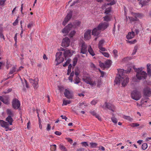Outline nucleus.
<instances>
[{
	"label": "nucleus",
	"instance_id": "obj_55",
	"mask_svg": "<svg viewBox=\"0 0 151 151\" xmlns=\"http://www.w3.org/2000/svg\"><path fill=\"white\" fill-rule=\"evenodd\" d=\"M90 113L93 116H95L97 114L94 111H90Z\"/></svg>",
	"mask_w": 151,
	"mask_h": 151
},
{
	"label": "nucleus",
	"instance_id": "obj_39",
	"mask_svg": "<svg viewBox=\"0 0 151 151\" xmlns=\"http://www.w3.org/2000/svg\"><path fill=\"white\" fill-rule=\"evenodd\" d=\"M71 103V101L70 100H64L63 101V105H66L68 104H70Z\"/></svg>",
	"mask_w": 151,
	"mask_h": 151
},
{
	"label": "nucleus",
	"instance_id": "obj_12",
	"mask_svg": "<svg viewBox=\"0 0 151 151\" xmlns=\"http://www.w3.org/2000/svg\"><path fill=\"white\" fill-rule=\"evenodd\" d=\"M70 41L69 38L68 37H65L63 39L62 43V46L64 47H68L70 44Z\"/></svg>",
	"mask_w": 151,
	"mask_h": 151
},
{
	"label": "nucleus",
	"instance_id": "obj_28",
	"mask_svg": "<svg viewBox=\"0 0 151 151\" xmlns=\"http://www.w3.org/2000/svg\"><path fill=\"white\" fill-rule=\"evenodd\" d=\"M6 112L7 114L9 115V116H14L13 112L11 109H7L6 110Z\"/></svg>",
	"mask_w": 151,
	"mask_h": 151
},
{
	"label": "nucleus",
	"instance_id": "obj_20",
	"mask_svg": "<svg viewBox=\"0 0 151 151\" xmlns=\"http://www.w3.org/2000/svg\"><path fill=\"white\" fill-rule=\"evenodd\" d=\"M135 36L134 32L133 31L131 32H129L127 35V38L128 39H131L133 38Z\"/></svg>",
	"mask_w": 151,
	"mask_h": 151
},
{
	"label": "nucleus",
	"instance_id": "obj_60",
	"mask_svg": "<svg viewBox=\"0 0 151 151\" xmlns=\"http://www.w3.org/2000/svg\"><path fill=\"white\" fill-rule=\"evenodd\" d=\"M58 89L60 91H63L64 90V88L61 86H58Z\"/></svg>",
	"mask_w": 151,
	"mask_h": 151
},
{
	"label": "nucleus",
	"instance_id": "obj_14",
	"mask_svg": "<svg viewBox=\"0 0 151 151\" xmlns=\"http://www.w3.org/2000/svg\"><path fill=\"white\" fill-rule=\"evenodd\" d=\"M17 67H12L11 69L9 74H12L13 73L15 74L18 71L21 70V69L23 68V67H20L19 68H17Z\"/></svg>",
	"mask_w": 151,
	"mask_h": 151
},
{
	"label": "nucleus",
	"instance_id": "obj_4",
	"mask_svg": "<svg viewBox=\"0 0 151 151\" xmlns=\"http://www.w3.org/2000/svg\"><path fill=\"white\" fill-rule=\"evenodd\" d=\"M135 67H133V68L136 72V77L139 80L143 78L145 79L147 76V73L145 71L142 70L141 68H136Z\"/></svg>",
	"mask_w": 151,
	"mask_h": 151
},
{
	"label": "nucleus",
	"instance_id": "obj_48",
	"mask_svg": "<svg viewBox=\"0 0 151 151\" xmlns=\"http://www.w3.org/2000/svg\"><path fill=\"white\" fill-rule=\"evenodd\" d=\"M18 17L16 19L15 21L13 23V25L14 26H15L17 25L18 23Z\"/></svg>",
	"mask_w": 151,
	"mask_h": 151
},
{
	"label": "nucleus",
	"instance_id": "obj_51",
	"mask_svg": "<svg viewBox=\"0 0 151 151\" xmlns=\"http://www.w3.org/2000/svg\"><path fill=\"white\" fill-rule=\"evenodd\" d=\"M6 1V0H0V5L1 6L3 5Z\"/></svg>",
	"mask_w": 151,
	"mask_h": 151
},
{
	"label": "nucleus",
	"instance_id": "obj_17",
	"mask_svg": "<svg viewBox=\"0 0 151 151\" xmlns=\"http://www.w3.org/2000/svg\"><path fill=\"white\" fill-rule=\"evenodd\" d=\"M91 30H88L84 34V38L85 40H88L91 38Z\"/></svg>",
	"mask_w": 151,
	"mask_h": 151
},
{
	"label": "nucleus",
	"instance_id": "obj_8",
	"mask_svg": "<svg viewBox=\"0 0 151 151\" xmlns=\"http://www.w3.org/2000/svg\"><path fill=\"white\" fill-rule=\"evenodd\" d=\"M80 48L81 50L80 53L83 54H86L87 52V46L85 42H82L80 45Z\"/></svg>",
	"mask_w": 151,
	"mask_h": 151
},
{
	"label": "nucleus",
	"instance_id": "obj_44",
	"mask_svg": "<svg viewBox=\"0 0 151 151\" xmlns=\"http://www.w3.org/2000/svg\"><path fill=\"white\" fill-rule=\"evenodd\" d=\"M147 147V145L146 143H143L142 146V148L143 150H146Z\"/></svg>",
	"mask_w": 151,
	"mask_h": 151
},
{
	"label": "nucleus",
	"instance_id": "obj_21",
	"mask_svg": "<svg viewBox=\"0 0 151 151\" xmlns=\"http://www.w3.org/2000/svg\"><path fill=\"white\" fill-rule=\"evenodd\" d=\"M106 107L110 110L114 111L113 109L114 108V106L112 104L110 103H105Z\"/></svg>",
	"mask_w": 151,
	"mask_h": 151
},
{
	"label": "nucleus",
	"instance_id": "obj_38",
	"mask_svg": "<svg viewBox=\"0 0 151 151\" xmlns=\"http://www.w3.org/2000/svg\"><path fill=\"white\" fill-rule=\"evenodd\" d=\"M111 61L109 60H108L105 62V64L106 65H108V66H110L111 65Z\"/></svg>",
	"mask_w": 151,
	"mask_h": 151
},
{
	"label": "nucleus",
	"instance_id": "obj_11",
	"mask_svg": "<svg viewBox=\"0 0 151 151\" xmlns=\"http://www.w3.org/2000/svg\"><path fill=\"white\" fill-rule=\"evenodd\" d=\"M109 25V23L108 22H102L98 25V28L101 30H104L108 27Z\"/></svg>",
	"mask_w": 151,
	"mask_h": 151
},
{
	"label": "nucleus",
	"instance_id": "obj_3",
	"mask_svg": "<svg viewBox=\"0 0 151 151\" xmlns=\"http://www.w3.org/2000/svg\"><path fill=\"white\" fill-rule=\"evenodd\" d=\"M10 116H8L6 118V120L8 122H5L3 120H0V124L1 126L5 128H8L9 131L11 130V128H9V125H12L13 120L12 117Z\"/></svg>",
	"mask_w": 151,
	"mask_h": 151
},
{
	"label": "nucleus",
	"instance_id": "obj_62",
	"mask_svg": "<svg viewBox=\"0 0 151 151\" xmlns=\"http://www.w3.org/2000/svg\"><path fill=\"white\" fill-rule=\"evenodd\" d=\"M0 37L3 38L4 40H5V38L3 33H0Z\"/></svg>",
	"mask_w": 151,
	"mask_h": 151
},
{
	"label": "nucleus",
	"instance_id": "obj_7",
	"mask_svg": "<svg viewBox=\"0 0 151 151\" xmlns=\"http://www.w3.org/2000/svg\"><path fill=\"white\" fill-rule=\"evenodd\" d=\"M83 80L87 84H89L91 86H96V83L94 81L92 80L90 77L88 76H84Z\"/></svg>",
	"mask_w": 151,
	"mask_h": 151
},
{
	"label": "nucleus",
	"instance_id": "obj_63",
	"mask_svg": "<svg viewBox=\"0 0 151 151\" xmlns=\"http://www.w3.org/2000/svg\"><path fill=\"white\" fill-rule=\"evenodd\" d=\"M68 141L69 142L70 144H71L73 142V140L70 138H68L67 139Z\"/></svg>",
	"mask_w": 151,
	"mask_h": 151
},
{
	"label": "nucleus",
	"instance_id": "obj_18",
	"mask_svg": "<svg viewBox=\"0 0 151 151\" xmlns=\"http://www.w3.org/2000/svg\"><path fill=\"white\" fill-rule=\"evenodd\" d=\"M100 29H99L97 27L94 28L92 30V34L95 36H98L100 32Z\"/></svg>",
	"mask_w": 151,
	"mask_h": 151
},
{
	"label": "nucleus",
	"instance_id": "obj_25",
	"mask_svg": "<svg viewBox=\"0 0 151 151\" xmlns=\"http://www.w3.org/2000/svg\"><path fill=\"white\" fill-rule=\"evenodd\" d=\"M128 17L129 19V21L131 23L137 21V18L135 17Z\"/></svg>",
	"mask_w": 151,
	"mask_h": 151
},
{
	"label": "nucleus",
	"instance_id": "obj_42",
	"mask_svg": "<svg viewBox=\"0 0 151 151\" xmlns=\"http://www.w3.org/2000/svg\"><path fill=\"white\" fill-rule=\"evenodd\" d=\"M118 51H117L114 49L113 51V54L114 57L115 58H117L118 57Z\"/></svg>",
	"mask_w": 151,
	"mask_h": 151
},
{
	"label": "nucleus",
	"instance_id": "obj_32",
	"mask_svg": "<svg viewBox=\"0 0 151 151\" xmlns=\"http://www.w3.org/2000/svg\"><path fill=\"white\" fill-rule=\"evenodd\" d=\"M59 148L62 151H67V149L63 145L61 144L59 146Z\"/></svg>",
	"mask_w": 151,
	"mask_h": 151
},
{
	"label": "nucleus",
	"instance_id": "obj_58",
	"mask_svg": "<svg viewBox=\"0 0 151 151\" xmlns=\"http://www.w3.org/2000/svg\"><path fill=\"white\" fill-rule=\"evenodd\" d=\"M75 74L76 75V76H78L79 74V71L77 70H75Z\"/></svg>",
	"mask_w": 151,
	"mask_h": 151
},
{
	"label": "nucleus",
	"instance_id": "obj_31",
	"mask_svg": "<svg viewBox=\"0 0 151 151\" xmlns=\"http://www.w3.org/2000/svg\"><path fill=\"white\" fill-rule=\"evenodd\" d=\"M124 119L127 120L131 122L133 119L130 116L124 115L122 117Z\"/></svg>",
	"mask_w": 151,
	"mask_h": 151
},
{
	"label": "nucleus",
	"instance_id": "obj_26",
	"mask_svg": "<svg viewBox=\"0 0 151 151\" xmlns=\"http://www.w3.org/2000/svg\"><path fill=\"white\" fill-rule=\"evenodd\" d=\"M104 20L106 21V22H108L111 20V17L110 16L106 15L104 17Z\"/></svg>",
	"mask_w": 151,
	"mask_h": 151
},
{
	"label": "nucleus",
	"instance_id": "obj_43",
	"mask_svg": "<svg viewBox=\"0 0 151 151\" xmlns=\"http://www.w3.org/2000/svg\"><path fill=\"white\" fill-rule=\"evenodd\" d=\"M138 49V47L137 46H134V50H133V52L132 53V55H134L137 52V51Z\"/></svg>",
	"mask_w": 151,
	"mask_h": 151
},
{
	"label": "nucleus",
	"instance_id": "obj_47",
	"mask_svg": "<svg viewBox=\"0 0 151 151\" xmlns=\"http://www.w3.org/2000/svg\"><path fill=\"white\" fill-rule=\"evenodd\" d=\"M76 33V32L75 31H71L69 35V36L71 37H72Z\"/></svg>",
	"mask_w": 151,
	"mask_h": 151
},
{
	"label": "nucleus",
	"instance_id": "obj_30",
	"mask_svg": "<svg viewBox=\"0 0 151 151\" xmlns=\"http://www.w3.org/2000/svg\"><path fill=\"white\" fill-rule=\"evenodd\" d=\"M134 17H137L142 18L143 17V15L142 14L139 13H134Z\"/></svg>",
	"mask_w": 151,
	"mask_h": 151
},
{
	"label": "nucleus",
	"instance_id": "obj_24",
	"mask_svg": "<svg viewBox=\"0 0 151 151\" xmlns=\"http://www.w3.org/2000/svg\"><path fill=\"white\" fill-rule=\"evenodd\" d=\"M88 51L89 54L92 56H93L95 55V53L93 50L90 46H89V47L88 49Z\"/></svg>",
	"mask_w": 151,
	"mask_h": 151
},
{
	"label": "nucleus",
	"instance_id": "obj_9",
	"mask_svg": "<svg viewBox=\"0 0 151 151\" xmlns=\"http://www.w3.org/2000/svg\"><path fill=\"white\" fill-rule=\"evenodd\" d=\"M20 106V102L19 101L16 99H13L12 102V106L14 109H18Z\"/></svg>",
	"mask_w": 151,
	"mask_h": 151
},
{
	"label": "nucleus",
	"instance_id": "obj_37",
	"mask_svg": "<svg viewBox=\"0 0 151 151\" xmlns=\"http://www.w3.org/2000/svg\"><path fill=\"white\" fill-rule=\"evenodd\" d=\"M111 7L106 9L105 10V14H108L111 11Z\"/></svg>",
	"mask_w": 151,
	"mask_h": 151
},
{
	"label": "nucleus",
	"instance_id": "obj_34",
	"mask_svg": "<svg viewBox=\"0 0 151 151\" xmlns=\"http://www.w3.org/2000/svg\"><path fill=\"white\" fill-rule=\"evenodd\" d=\"M51 151H55L56 149V145H50Z\"/></svg>",
	"mask_w": 151,
	"mask_h": 151
},
{
	"label": "nucleus",
	"instance_id": "obj_15",
	"mask_svg": "<svg viewBox=\"0 0 151 151\" xmlns=\"http://www.w3.org/2000/svg\"><path fill=\"white\" fill-rule=\"evenodd\" d=\"M64 94L65 96L68 99H72L73 97L72 92L70 91L67 89L65 90Z\"/></svg>",
	"mask_w": 151,
	"mask_h": 151
},
{
	"label": "nucleus",
	"instance_id": "obj_2",
	"mask_svg": "<svg viewBox=\"0 0 151 151\" xmlns=\"http://www.w3.org/2000/svg\"><path fill=\"white\" fill-rule=\"evenodd\" d=\"M81 24V22L78 21H75L72 24L70 23L66 26L62 30V32L65 34H68L72 28H75L79 26Z\"/></svg>",
	"mask_w": 151,
	"mask_h": 151
},
{
	"label": "nucleus",
	"instance_id": "obj_33",
	"mask_svg": "<svg viewBox=\"0 0 151 151\" xmlns=\"http://www.w3.org/2000/svg\"><path fill=\"white\" fill-rule=\"evenodd\" d=\"M90 147L92 148H96L97 145V144L95 142H91L90 143Z\"/></svg>",
	"mask_w": 151,
	"mask_h": 151
},
{
	"label": "nucleus",
	"instance_id": "obj_22",
	"mask_svg": "<svg viewBox=\"0 0 151 151\" xmlns=\"http://www.w3.org/2000/svg\"><path fill=\"white\" fill-rule=\"evenodd\" d=\"M108 2H110L109 3L107 4H105L104 5V6H106L107 5H113L115 4L116 2V0H106Z\"/></svg>",
	"mask_w": 151,
	"mask_h": 151
},
{
	"label": "nucleus",
	"instance_id": "obj_41",
	"mask_svg": "<svg viewBox=\"0 0 151 151\" xmlns=\"http://www.w3.org/2000/svg\"><path fill=\"white\" fill-rule=\"evenodd\" d=\"M78 59L77 57H75L73 61V66H75L77 62Z\"/></svg>",
	"mask_w": 151,
	"mask_h": 151
},
{
	"label": "nucleus",
	"instance_id": "obj_29",
	"mask_svg": "<svg viewBox=\"0 0 151 151\" xmlns=\"http://www.w3.org/2000/svg\"><path fill=\"white\" fill-rule=\"evenodd\" d=\"M132 59V58L131 57H127L124 58L122 60V62L123 63H125L127 62L128 60Z\"/></svg>",
	"mask_w": 151,
	"mask_h": 151
},
{
	"label": "nucleus",
	"instance_id": "obj_59",
	"mask_svg": "<svg viewBox=\"0 0 151 151\" xmlns=\"http://www.w3.org/2000/svg\"><path fill=\"white\" fill-rule=\"evenodd\" d=\"M95 117L97 118L98 119L99 121H101V117L99 116L98 114H97L95 116Z\"/></svg>",
	"mask_w": 151,
	"mask_h": 151
},
{
	"label": "nucleus",
	"instance_id": "obj_53",
	"mask_svg": "<svg viewBox=\"0 0 151 151\" xmlns=\"http://www.w3.org/2000/svg\"><path fill=\"white\" fill-rule=\"evenodd\" d=\"M99 49L102 51H106V49L102 47V46L98 47Z\"/></svg>",
	"mask_w": 151,
	"mask_h": 151
},
{
	"label": "nucleus",
	"instance_id": "obj_57",
	"mask_svg": "<svg viewBox=\"0 0 151 151\" xmlns=\"http://www.w3.org/2000/svg\"><path fill=\"white\" fill-rule=\"evenodd\" d=\"M97 103L96 100H93L91 101V103L93 105H95Z\"/></svg>",
	"mask_w": 151,
	"mask_h": 151
},
{
	"label": "nucleus",
	"instance_id": "obj_23",
	"mask_svg": "<svg viewBox=\"0 0 151 151\" xmlns=\"http://www.w3.org/2000/svg\"><path fill=\"white\" fill-rule=\"evenodd\" d=\"M71 60L69 58L67 60L65 63L63 65V66H72L70 62Z\"/></svg>",
	"mask_w": 151,
	"mask_h": 151
},
{
	"label": "nucleus",
	"instance_id": "obj_19",
	"mask_svg": "<svg viewBox=\"0 0 151 151\" xmlns=\"http://www.w3.org/2000/svg\"><path fill=\"white\" fill-rule=\"evenodd\" d=\"M73 53L71 52V51L70 50H67L65 51L63 53L64 56L65 57H70L72 55Z\"/></svg>",
	"mask_w": 151,
	"mask_h": 151
},
{
	"label": "nucleus",
	"instance_id": "obj_35",
	"mask_svg": "<svg viewBox=\"0 0 151 151\" xmlns=\"http://www.w3.org/2000/svg\"><path fill=\"white\" fill-rule=\"evenodd\" d=\"M80 79L78 76H76V77L75 78V82L74 83L77 84H78L80 81Z\"/></svg>",
	"mask_w": 151,
	"mask_h": 151
},
{
	"label": "nucleus",
	"instance_id": "obj_52",
	"mask_svg": "<svg viewBox=\"0 0 151 151\" xmlns=\"http://www.w3.org/2000/svg\"><path fill=\"white\" fill-rule=\"evenodd\" d=\"M51 128V127L50 126V124H47V127L46 128L47 130L48 131H49L50 130Z\"/></svg>",
	"mask_w": 151,
	"mask_h": 151
},
{
	"label": "nucleus",
	"instance_id": "obj_45",
	"mask_svg": "<svg viewBox=\"0 0 151 151\" xmlns=\"http://www.w3.org/2000/svg\"><path fill=\"white\" fill-rule=\"evenodd\" d=\"M104 42V40H100L99 43L98 44V47L102 46Z\"/></svg>",
	"mask_w": 151,
	"mask_h": 151
},
{
	"label": "nucleus",
	"instance_id": "obj_5",
	"mask_svg": "<svg viewBox=\"0 0 151 151\" xmlns=\"http://www.w3.org/2000/svg\"><path fill=\"white\" fill-rule=\"evenodd\" d=\"M64 55L62 52H57L56 55L55 62H56V65H58L63 62L64 60Z\"/></svg>",
	"mask_w": 151,
	"mask_h": 151
},
{
	"label": "nucleus",
	"instance_id": "obj_36",
	"mask_svg": "<svg viewBox=\"0 0 151 151\" xmlns=\"http://www.w3.org/2000/svg\"><path fill=\"white\" fill-rule=\"evenodd\" d=\"M111 119L112 122L114 123V124H117V119L114 116L112 117Z\"/></svg>",
	"mask_w": 151,
	"mask_h": 151
},
{
	"label": "nucleus",
	"instance_id": "obj_1",
	"mask_svg": "<svg viewBox=\"0 0 151 151\" xmlns=\"http://www.w3.org/2000/svg\"><path fill=\"white\" fill-rule=\"evenodd\" d=\"M131 67H129L128 70H124L123 69H118L119 76L116 78L114 81L115 83L116 84H119L121 83L122 86H125L129 82V78L127 75H125V73H129L131 70Z\"/></svg>",
	"mask_w": 151,
	"mask_h": 151
},
{
	"label": "nucleus",
	"instance_id": "obj_6",
	"mask_svg": "<svg viewBox=\"0 0 151 151\" xmlns=\"http://www.w3.org/2000/svg\"><path fill=\"white\" fill-rule=\"evenodd\" d=\"M131 96L132 99L136 101L139 100L141 97L140 92L136 90L132 92Z\"/></svg>",
	"mask_w": 151,
	"mask_h": 151
},
{
	"label": "nucleus",
	"instance_id": "obj_10",
	"mask_svg": "<svg viewBox=\"0 0 151 151\" xmlns=\"http://www.w3.org/2000/svg\"><path fill=\"white\" fill-rule=\"evenodd\" d=\"M30 82L32 83V85L33 87L35 89H37L38 87V79L36 78L34 80L32 79H29Z\"/></svg>",
	"mask_w": 151,
	"mask_h": 151
},
{
	"label": "nucleus",
	"instance_id": "obj_40",
	"mask_svg": "<svg viewBox=\"0 0 151 151\" xmlns=\"http://www.w3.org/2000/svg\"><path fill=\"white\" fill-rule=\"evenodd\" d=\"M147 73L148 76L151 77V67H147Z\"/></svg>",
	"mask_w": 151,
	"mask_h": 151
},
{
	"label": "nucleus",
	"instance_id": "obj_64",
	"mask_svg": "<svg viewBox=\"0 0 151 151\" xmlns=\"http://www.w3.org/2000/svg\"><path fill=\"white\" fill-rule=\"evenodd\" d=\"M99 149L103 151H104L105 150L104 147L102 146H100L99 147Z\"/></svg>",
	"mask_w": 151,
	"mask_h": 151
},
{
	"label": "nucleus",
	"instance_id": "obj_27",
	"mask_svg": "<svg viewBox=\"0 0 151 151\" xmlns=\"http://www.w3.org/2000/svg\"><path fill=\"white\" fill-rule=\"evenodd\" d=\"M0 100L5 104H7L8 103V100L1 96H0Z\"/></svg>",
	"mask_w": 151,
	"mask_h": 151
},
{
	"label": "nucleus",
	"instance_id": "obj_54",
	"mask_svg": "<svg viewBox=\"0 0 151 151\" xmlns=\"http://www.w3.org/2000/svg\"><path fill=\"white\" fill-rule=\"evenodd\" d=\"M81 144H82L83 145H84L85 147L88 146V145L87 142H82L81 143Z\"/></svg>",
	"mask_w": 151,
	"mask_h": 151
},
{
	"label": "nucleus",
	"instance_id": "obj_50",
	"mask_svg": "<svg viewBox=\"0 0 151 151\" xmlns=\"http://www.w3.org/2000/svg\"><path fill=\"white\" fill-rule=\"evenodd\" d=\"M102 54L105 56L107 58L109 57V54L107 52H103Z\"/></svg>",
	"mask_w": 151,
	"mask_h": 151
},
{
	"label": "nucleus",
	"instance_id": "obj_61",
	"mask_svg": "<svg viewBox=\"0 0 151 151\" xmlns=\"http://www.w3.org/2000/svg\"><path fill=\"white\" fill-rule=\"evenodd\" d=\"M24 82H25V86L27 88H29V86H28V84L27 83V81H26V80L25 79H24Z\"/></svg>",
	"mask_w": 151,
	"mask_h": 151
},
{
	"label": "nucleus",
	"instance_id": "obj_46",
	"mask_svg": "<svg viewBox=\"0 0 151 151\" xmlns=\"http://www.w3.org/2000/svg\"><path fill=\"white\" fill-rule=\"evenodd\" d=\"M139 124L137 123H132L131 124V126L133 127H135L139 126Z\"/></svg>",
	"mask_w": 151,
	"mask_h": 151
},
{
	"label": "nucleus",
	"instance_id": "obj_56",
	"mask_svg": "<svg viewBox=\"0 0 151 151\" xmlns=\"http://www.w3.org/2000/svg\"><path fill=\"white\" fill-rule=\"evenodd\" d=\"M55 134L57 135L60 136L61 135V133L60 132L56 131L55 132Z\"/></svg>",
	"mask_w": 151,
	"mask_h": 151
},
{
	"label": "nucleus",
	"instance_id": "obj_16",
	"mask_svg": "<svg viewBox=\"0 0 151 151\" xmlns=\"http://www.w3.org/2000/svg\"><path fill=\"white\" fill-rule=\"evenodd\" d=\"M72 16V12H71L68 13L63 22V25L65 26L69 20L70 19Z\"/></svg>",
	"mask_w": 151,
	"mask_h": 151
},
{
	"label": "nucleus",
	"instance_id": "obj_49",
	"mask_svg": "<svg viewBox=\"0 0 151 151\" xmlns=\"http://www.w3.org/2000/svg\"><path fill=\"white\" fill-rule=\"evenodd\" d=\"M33 22H30L27 25V27L29 29H31L32 27L33 26Z\"/></svg>",
	"mask_w": 151,
	"mask_h": 151
},
{
	"label": "nucleus",
	"instance_id": "obj_13",
	"mask_svg": "<svg viewBox=\"0 0 151 151\" xmlns=\"http://www.w3.org/2000/svg\"><path fill=\"white\" fill-rule=\"evenodd\" d=\"M143 93L145 96L150 97L151 96V89L149 87L146 86L144 89Z\"/></svg>",
	"mask_w": 151,
	"mask_h": 151
}]
</instances>
